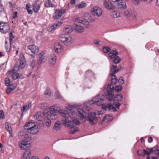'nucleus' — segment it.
Segmentation results:
<instances>
[{
    "mask_svg": "<svg viewBox=\"0 0 159 159\" xmlns=\"http://www.w3.org/2000/svg\"><path fill=\"white\" fill-rule=\"evenodd\" d=\"M39 4L40 2L39 0H37L33 6V10L36 13L39 10Z\"/></svg>",
    "mask_w": 159,
    "mask_h": 159,
    "instance_id": "412c9836",
    "label": "nucleus"
},
{
    "mask_svg": "<svg viewBox=\"0 0 159 159\" xmlns=\"http://www.w3.org/2000/svg\"><path fill=\"white\" fill-rule=\"evenodd\" d=\"M56 60V56L55 54H52L49 57V63L51 65H54Z\"/></svg>",
    "mask_w": 159,
    "mask_h": 159,
    "instance_id": "dca6fc26",
    "label": "nucleus"
},
{
    "mask_svg": "<svg viewBox=\"0 0 159 159\" xmlns=\"http://www.w3.org/2000/svg\"><path fill=\"white\" fill-rule=\"evenodd\" d=\"M71 110L66 111L64 110H57V108L54 106H52L50 107L45 109L43 113L44 117H48L52 120H56L58 117V113L62 116L61 121L62 124L65 125L69 126L70 124L69 118L70 115H72L73 113H71Z\"/></svg>",
    "mask_w": 159,
    "mask_h": 159,
    "instance_id": "f257e3e1",
    "label": "nucleus"
},
{
    "mask_svg": "<svg viewBox=\"0 0 159 159\" xmlns=\"http://www.w3.org/2000/svg\"><path fill=\"white\" fill-rule=\"evenodd\" d=\"M36 126V125L32 121L30 122H28L24 126V128L25 129H27L28 130L30 129H31L34 126Z\"/></svg>",
    "mask_w": 159,
    "mask_h": 159,
    "instance_id": "a211bd4d",
    "label": "nucleus"
},
{
    "mask_svg": "<svg viewBox=\"0 0 159 159\" xmlns=\"http://www.w3.org/2000/svg\"><path fill=\"white\" fill-rule=\"evenodd\" d=\"M103 95L104 96V98L103 100H101L103 105L101 106H102V108L105 109L106 111H111L113 112H115L117 111L116 109L114 107L113 105L109 103H107L104 104L103 102V101L104 100L105 97L110 101H112L113 100L114 94L113 91L112 90L109 89L107 92V95L105 93L100 94H98L95 98H97L98 95Z\"/></svg>",
    "mask_w": 159,
    "mask_h": 159,
    "instance_id": "7ed1b4c3",
    "label": "nucleus"
},
{
    "mask_svg": "<svg viewBox=\"0 0 159 159\" xmlns=\"http://www.w3.org/2000/svg\"><path fill=\"white\" fill-rule=\"evenodd\" d=\"M155 153L157 156L159 155V148L155 151Z\"/></svg>",
    "mask_w": 159,
    "mask_h": 159,
    "instance_id": "774afa93",
    "label": "nucleus"
},
{
    "mask_svg": "<svg viewBox=\"0 0 159 159\" xmlns=\"http://www.w3.org/2000/svg\"><path fill=\"white\" fill-rule=\"evenodd\" d=\"M110 50V48L108 47L104 46L103 48V51L105 53L108 52Z\"/></svg>",
    "mask_w": 159,
    "mask_h": 159,
    "instance_id": "79ce46f5",
    "label": "nucleus"
},
{
    "mask_svg": "<svg viewBox=\"0 0 159 159\" xmlns=\"http://www.w3.org/2000/svg\"><path fill=\"white\" fill-rule=\"evenodd\" d=\"M5 84L7 86H9L10 84V80L9 78H7L5 79Z\"/></svg>",
    "mask_w": 159,
    "mask_h": 159,
    "instance_id": "603ef678",
    "label": "nucleus"
},
{
    "mask_svg": "<svg viewBox=\"0 0 159 159\" xmlns=\"http://www.w3.org/2000/svg\"><path fill=\"white\" fill-rule=\"evenodd\" d=\"M60 18V17L59 16H58V15L57 14H56V15L53 17V18L54 20H57L59 19Z\"/></svg>",
    "mask_w": 159,
    "mask_h": 159,
    "instance_id": "0e129e2a",
    "label": "nucleus"
},
{
    "mask_svg": "<svg viewBox=\"0 0 159 159\" xmlns=\"http://www.w3.org/2000/svg\"><path fill=\"white\" fill-rule=\"evenodd\" d=\"M28 132H29L30 133L32 134H34L37 133V132L39 131V129L38 128V127L36 125L35 126H34L33 127L31 128V129H30L29 130H28Z\"/></svg>",
    "mask_w": 159,
    "mask_h": 159,
    "instance_id": "5701e85b",
    "label": "nucleus"
},
{
    "mask_svg": "<svg viewBox=\"0 0 159 159\" xmlns=\"http://www.w3.org/2000/svg\"><path fill=\"white\" fill-rule=\"evenodd\" d=\"M75 30L77 31L80 33H81L84 31V29L83 27L79 25H75Z\"/></svg>",
    "mask_w": 159,
    "mask_h": 159,
    "instance_id": "4be33fe9",
    "label": "nucleus"
},
{
    "mask_svg": "<svg viewBox=\"0 0 159 159\" xmlns=\"http://www.w3.org/2000/svg\"><path fill=\"white\" fill-rule=\"evenodd\" d=\"M122 87L121 86H117L116 87H115L114 88V89H111V90L113 91V90H115V91H116L117 92H120L122 89ZM110 90H111V89H110Z\"/></svg>",
    "mask_w": 159,
    "mask_h": 159,
    "instance_id": "4c0bfd02",
    "label": "nucleus"
},
{
    "mask_svg": "<svg viewBox=\"0 0 159 159\" xmlns=\"http://www.w3.org/2000/svg\"><path fill=\"white\" fill-rule=\"evenodd\" d=\"M104 98L103 95H98L97 98H94L92 100L88 101L84 103V106L82 109V111L84 114H87L91 110V107L93 104L100 106L103 105L101 100Z\"/></svg>",
    "mask_w": 159,
    "mask_h": 159,
    "instance_id": "f03ea898",
    "label": "nucleus"
},
{
    "mask_svg": "<svg viewBox=\"0 0 159 159\" xmlns=\"http://www.w3.org/2000/svg\"><path fill=\"white\" fill-rule=\"evenodd\" d=\"M148 141L149 143H151L153 141V139L151 137H149L148 139Z\"/></svg>",
    "mask_w": 159,
    "mask_h": 159,
    "instance_id": "338daca9",
    "label": "nucleus"
},
{
    "mask_svg": "<svg viewBox=\"0 0 159 159\" xmlns=\"http://www.w3.org/2000/svg\"><path fill=\"white\" fill-rule=\"evenodd\" d=\"M62 24V22H59L57 24H54L52 25L49 26L48 30L49 32H51L54 30L57 27V26H60Z\"/></svg>",
    "mask_w": 159,
    "mask_h": 159,
    "instance_id": "2eb2a0df",
    "label": "nucleus"
},
{
    "mask_svg": "<svg viewBox=\"0 0 159 159\" xmlns=\"http://www.w3.org/2000/svg\"><path fill=\"white\" fill-rule=\"evenodd\" d=\"M122 68L121 65L118 66L117 68L116 64H113L112 66L111 67V72H112V74H115L118 72Z\"/></svg>",
    "mask_w": 159,
    "mask_h": 159,
    "instance_id": "ddd939ff",
    "label": "nucleus"
},
{
    "mask_svg": "<svg viewBox=\"0 0 159 159\" xmlns=\"http://www.w3.org/2000/svg\"><path fill=\"white\" fill-rule=\"evenodd\" d=\"M5 126L6 128L9 131L11 130V127L8 123H6Z\"/></svg>",
    "mask_w": 159,
    "mask_h": 159,
    "instance_id": "09e8293b",
    "label": "nucleus"
},
{
    "mask_svg": "<svg viewBox=\"0 0 159 159\" xmlns=\"http://www.w3.org/2000/svg\"><path fill=\"white\" fill-rule=\"evenodd\" d=\"M115 100L117 101H120L123 99L122 95L120 93H117L115 94Z\"/></svg>",
    "mask_w": 159,
    "mask_h": 159,
    "instance_id": "7c9ffc66",
    "label": "nucleus"
},
{
    "mask_svg": "<svg viewBox=\"0 0 159 159\" xmlns=\"http://www.w3.org/2000/svg\"><path fill=\"white\" fill-rule=\"evenodd\" d=\"M27 48L28 50H30L32 53L34 54L37 53L39 51V49L37 48L34 45L29 46Z\"/></svg>",
    "mask_w": 159,
    "mask_h": 159,
    "instance_id": "f3484780",
    "label": "nucleus"
},
{
    "mask_svg": "<svg viewBox=\"0 0 159 159\" xmlns=\"http://www.w3.org/2000/svg\"><path fill=\"white\" fill-rule=\"evenodd\" d=\"M35 60L34 59H32L31 61V66L33 68H34L35 65Z\"/></svg>",
    "mask_w": 159,
    "mask_h": 159,
    "instance_id": "13d9d810",
    "label": "nucleus"
},
{
    "mask_svg": "<svg viewBox=\"0 0 159 159\" xmlns=\"http://www.w3.org/2000/svg\"><path fill=\"white\" fill-rule=\"evenodd\" d=\"M118 52L116 49L112 50L108 54V56L111 59H113V58L116 57L118 55Z\"/></svg>",
    "mask_w": 159,
    "mask_h": 159,
    "instance_id": "aec40b11",
    "label": "nucleus"
},
{
    "mask_svg": "<svg viewBox=\"0 0 159 159\" xmlns=\"http://www.w3.org/2000/svg\"><path fill=\"white\" fill-rule=\"evenodd\" d=\"M34 118L38 120V121H40V114L39 113H37L34 116Z\"/></svg>",
    "mask_w": 159,
    "mask_h": 159,
    "instance_id": "de8ad7c7",
    "label": "nucleus"
},
{
    "mask_svg": "<svg viewBox=\"0 0 159 159\" xmlns=\"http://www.w3.org/2000/svg\"><path fill=\"white\" fill-rule=\"evenodd\" d=\"M93 42L95 44L97 45H100V41L99 39H95V40H94Z\"/></svg>",
    "mask_w": 159,
    "mask_h": 159,
    "instance_id": "4d7b16f0",
    "label": "nucleus"
},
{
    "mask_svg": "<svg viewBox=\"0 0 159 159\" xmlns=\"http://www.w3.org/2000/svg\"><path fill=\"white\" fill-rule=\"evenodd\" d=\"M10 26L7 23L0 22V30L2 33L5 34L10 30Z\"/></svg>",
    "mask_w": 159,
    "mask_h": 159,
    "instance_id": "0eeeda50",
    "label": "nucleus"
},
{
    "mask_svg": "<svg viewBox=\"0 0 159 159\" xmlns=\"http://www.w3.org/2000/svg\"><path fill=\"white\" fill-rule=\"evenodd\" d=\"M93 73L91 70H89L85 73V76L87 78H90L93 76Z\"/></svg>",
    "mask_w": 159,
    "mask_h": 159,
    "instance_id": "72a5a7b5",
    "label": "nucleus"
},
{
    "mask_svg": "<svg viewBox=\"0 0 159 159\" xmlns=\"http://www.w3.org/2000/svg\"><path fill=\"white\" fill-rule=\"evenodd\" d=\"M44 95L47 98L51 97L52 95L51 91L49 90H47L45 92Z\"/></svg>",
    "mask_w": 159,
    "mask_h": 159,
    "instance_id": "e433bc0d",
    "label": "nucleus"
},
{
    "mask_svg": "<svg viewBox=\"0 0 159 159\" xmlns=\"http://www.w3.org/2000/svg\"><path fill=\"white\" fill-rule=\"evenodd\" d=\"M119 82L120 84H124V81L123 80V78L122 77H120L119 80Z\"/></svg>",
    "mask_w": 159,
    "mask_h": 159,
    "instance_id": "bf43d9fd",
    "label": "nucleus"
},
{
    "mask_svg": "<svg viewBox=\"0 0 159 159\" xmlns=\"http://www.w3.org/2000/svg\"><path fill=\"white\" fill-rule=\"evenodd\" d=\"M60 124L59 121H57L55 123L53 127V129L55 130H58L60 129Z\"/></svg>",
    "mask_w": 159,
    "mask_h": 159,
    "instance_id": "f704fd0d",
    "label": "nucleus"
},
{
    "mask_svg": "<svg viewBox=\"0 0 159 159\" xmlns=\"http://www.w3.org/2000/svg\"><path fill=\"white\" fill-rule=\"evenodd\" d=\"M70 110H71V111H72L73 112H74L75 113V114H73V116H72L73 117V118H74L75 117V116L74 115L75 114V112H74V111H73L72 110V109H70ZM73 119V118L71 119V120H72V119ZM71 121L73 122V124L74 123H75V124L77 125H79L80 124V122L77 120H75L74 121Z\"/></svg>",
    "mask_w": 159,
    "mask_h": 159,
    "instance_id": "58836bf2",
    "label": "nucleus"
},
{
    "mask_svg": "<svg viewBox=\"0 0 159 159\" xmlns=\"http://www.w3.org/2000/svg\"><path fill=\"white\" fill-rule=\"evenodd\" d=\"M7 41H6L5 43V49L6 52H8L10 51V45H6V44H7Z\"/></svg>",
    "mask_w": 159,
    "mask_h": 159,
    "instance_id": "a18cd8bd",
    "label": "nucleus"
},
{
    "mask_svg": "<svg viewBox=\"0 0 159 159\" xmlns=\"http://www.w3.org/2000/svg\"><path fill=\"white\" fill-rule=\"evenodd\" d=\"M120 13L117 11H113L111 12V16L115 18H116L120 17Z\"/></svg>",
    "mask_w": 159,
    "mask_h": 159,
    "instance_id": "c85d7f7f",
    "label": "nucleus"
},
{
    "mask_svg": "<svg viewBox=\"0 0 159 159\" xmlns=\"http://www.w3.org/2000/svg\"><path fill=\"white\" fill-rule=\"evenodd\" d=\"M71 40V38L66 34H61L59 38V40L66 45H68L70 43Z\"/></svg>",
    "mask_w": 159,
    "mask_h": 159,
    "instance_id": "39448f33",
    "label": "nucleus"
},
{
    "mask_svg": "<svg viewBox=\"0 0 159 159\" xmlns=\"http://www.w3.org/2000/svg\"><path fill=\"white\" fill-rule=\"evenodd\" d=\"M156 149V147H154L153 148H148L147 149V150H150L152 152V153Z\"/></svg>",
    "mask_w": 159,
    "mask_h": 159,
    "instance_id": "e2e57ef3",
    "label": "nucleus"
},
{
    "mask_svg": "<svg viewBox=\"0 0 159 159\" xmlns=\"http://www.w3.org/2000/svg\"><path fill=\"white\" fill-rule=\"evenodd\" d=\"M72 29L69 26L65 27L63 29L64 32L67 33H71L72 31Z\"/></svg>",
    "mask_w": 159,
    "mask_h": 159,
    "instance_id": "473e14b6",
    "label": "nucleus"
},
{
    "mask_svg": "<svg viewBox=\"0 0 159 159\" xmlns=\"http://www.w3.org/2000/svg\"><path fill=\"white\" fill-rule=\"evenodd\" d=\"M31 155V150L28 149L25 151L22 154L21 159H29Z\"/></svg>",
    "mask_w": 159,
    "mask_h": 159,
    "instance_id": "4468645a",
    "label": "nucleus"
},
{
    "mask_svg": "<svg viewBox=\"0 0 159 159\" xmlns=\"http://www.w3.org/2000/svg\"><path fill=\"white\" fill-rule=\"evenodd\" d=\"M96 114L94 112H92L89 114L87 118L88 121L91 125L95 124L97 120V117L96 116Z\"/></svg>",
    "mask_w": 159,
    "mask_h": 159,
    "instance_id": "423d86ee",
    "label": "nucleus"
},
{
    "mask_svg": "<svg viewBox=\"0 0 159 159\" xmlns=\"http://www.w3.org/2000/svg\"><path fill=\"white\" fill-rule=\"evenodd\" d=\"M10 89H11V87H8L7 89L6 92L7 94H9L11 91H12Z\"/></svg>",
    "mask_w": 159,
    "mask_h": 159,
    "instance_id": "680f3d73",
    "label": "nucleus"
},
{
    "mask_svg": "<svg viewBox=\"0 0 159 159\" xmlns=\"http://www.w3.org/2000/svg\"><path fill=\"white\" fill-rule=\"evenodd\" d=\"M143 153L148 155H149L151 153H152V152L150 150H146L144 149L143 150Z\"/></svg>",
    "mask_w": 159,
    "mask_h": 159,
    "instance_id": "c03bdc74",
    "label": "nucleus"
},
{
    "mask_svg": "<svg viewBox=\"0 0 159 159\" xmlns=\"http://www.w3.org/2000/svg\"><path fill=\"white\" fill-rule=\"evenodd\" d=\"M55 97L56 98H62V96L58 91H56L55 94Z\"/></svg>",
    "mask_w": 159,
    "mask_h": 159,
    "instance_id": "49530a36",
    "label": "nucleus"
},
{
    "mask_svg": "<svg viewBox=\"0 0 159 159\" xmlns=\"http://www.w3.org/2000/svg\"><path fill=\"white\" fill-rule=\"evenodd\" d=\"M84 20L82 18H78L77 19V20L78 23L83 24Z\"/></svg>",
    "mask_w": 159,
    "mask_h": 159,
    "instance_id": "052dcab7",
    "label": "nucleus"
},
{
    "mask_svg": "<svg viewBox=\"0 0 159 159\" xmlns=\"http://www.w3.org/2000/svg\"><path fill=\"white\" fill-rule=\"evenodd\" d=\"M92 13L95 16L97 17L100 16L102 14V9L98 7H94L91 10Z\"/></svg>",
    "mask_w": 159,
    "mask_h": 159,
    "instance_id": "1a4fd4ad",
    "label": "nucleus"
},
{
    "mask_svg": "<svg viewBox=\"0 0 159 159\" xmlns=\"http://www.w3.org/2000/svg\"><path fill=\"white\" fill-rule=\"evenodd\" d=\"M45 6L46 7H53L54 5L52 4V2L50 0H46L44 2Z\"/></svg>",
    "mask_w": 159,
    "mask_h": 159,
    "instance_id": "c756f323",
    "label": "nucleus"
},
{
    "mask_svg": "<svg viewBox=\"0 0 159 159\" xmlns=\"http://www.w3.org/2000/svg\"><path fill=\"white\" fill-rule=\"evenodd\" d=\"M103 5L108 10H113L115 7L113 6L110 0H104L103 1Z\"/></svg>",
    "mask_w": 159,
    "mask_h": 159,
    "instance_id": "9d476101",
    "label": "nucleus"
},
{
    "mask_svg": "<svg viewBox=\"0 0 159 159\" xmlns=\"http://www.w3.org/2000/svg\"><path fill=\"white\" fill-rule=\"evenodd\" d=\"M31 107V104L29 103L28 105L23 106L21 108V111L23 112H25L28 111Z\"/></svg>",
    "mask_w": 159,
    "mask_h": 159,
    "instance_id": "cd10ccee",
    "label": "nucleus"
},
{
    "mask_svg": "<svg viewBox=\"0 0 159 159\" xmlns=\"http://www.w3.org/2000/svg\"><path fill=\"white\" fill-rule=\"evenodd\" d=\"M121 104L118 102L115 103V106L117 108H119Z\"/></svg>",
    "mask_w": 159,
    "mask_h": 159,
    "instance_id": "69168bd1",
    "label": "nucleus"
},
{
    "mask_svg": "<svg viewBox=\"0 0 159 159\" xmlns=\"http://www.w3.org/2000/svg\"><path fill=\"white\" fill-rule=\"evenodd\" d=\"M71 113H73L72 115H71L69 119L70 120V124L69 125V126H67V125H66L67 127H69L70 129V133L71 134H74L75 132L78 131V129L76 127H75L73 125V122L71 121V119L73 118V117L72 116L73 114H75L74 112L71 111Z\"/></svg>",
    "mask_w": 159,
    "mask_h": 159,
    "instance_id": "6e6552de",
    "label": "nucleus"
},
{
    "mask_svg": "<svg viewBox=\"0 0 159 159\" xmlns=\"http://www.w3.org/2000/svg\"><path fill=\"white\" fill-rule=\"evenodd\" d=\"M87 4L85 2H82L77 6V7L79 8H83L86 7Z\"/></svg>",
    "mask_w": 159,
    "mask_h": 159,
    "instance_id": "a19ab883",
    "label": "nucleus"
},
{
    "mask_svg": "<svg viewBox=\"0 0 159 159\" xmlns=\"http://www.w3.org/2000/svg\"><path fill=\"white\" fill-rule=\"evenodd\" d=\"M9 87H11V89H11V90H13L14 89H15L16 87V84H14L13 85H9Z\"/></svg>",
    "mask_w": 159,
    "mask_h": 159,
    "instance_id": "5fc2aeb1",
    "label": "nucleus"
},
{
    "mask_svg": "<svg viewBox=\"0 0 159 159\" xmlns=\"http://www.w3.org/2000/svg\"><path fill=\"white\" fill-rule=\"evenodd\" d=\"M62 48L61 44L58 43H55L54 47V49L55 52H58L61 50Z\"/></svg>",
    "mask_w": 159,
    "mask_h": 159,
    "instance_id": "b1692460",
    "label": "nucleus"
},
{
    "mask_svg": "<svg viewBox=\"0 0 159 159\" xmlns=\"http://www.w3.org/2000/svg\"><path fill=\"white\" fill-rule=\"evenodd\" d=\"M14 38V37L12 35V32H11L10 34V45L11 44V41L12 40V39Z\"/></svg>",
    "mask_w": 159,
    "mask_h": 159,
    "instance_id": "864d4df0",
    "label": "nucleus"
},
{
    "mask_svg": "<svg viewBox=\"0 0 159 159\" xmlns=\"http://www.w3.org/2000/svg\"><path fill=\"white\" fill-rule=\"evenodd\" d=\"M124 14L127 17H129L130 16V14L128 10L125 11Z\"/></svg>",
    "mask_w": 159,
    "mask_h": 159,
    "instance_id": "6e6d98bb",
    "label": "nucleus"
},
{
    "mask_svg": "<svg viewBox=\"0 0 159 159\" xmlns=\"http://www.w3.org/2000/svg\"><path fill=\"white\" fill-rule=\"evenodd\" d=\"M5 116L4 115V113L2 110L0 111V119H4Z\"/></svg>",
    "mask_w": 159,
    "mask_h": 159,
    "instance_id": "3c124183",
    "label": "nucleus"
},
{
    "mask_svg": "<svg viewBox=\"0 0 159 159\" xmlns=\"http://www.w3.org/2000/svg\"><path fill=\"white\" fill-rule=\"evenodd\" d=\"M82 24L85 25L86 27H87L89 25V22L86 20L84 19Z\"/></svg>",
    "mask_w": 159,
    "mask_h": 159,
    "instance_id": "8fccbe9b",
    "label": "nucleus"
},
{
    "mask_svg": "<svg viewBox=\"0 0 159 159\" xmlns=\"http://www.w3.org/2000/svg\"><path fill=\"white\" fill-rule=\"evenodd\" d=\"M110 75L112 77L111 79V84L110 85H108V86H109L110 89H114V86L113 85L116 84L117 79L115 74H112L111 72Z\"/></svg>",
    "mask_w": 159,
    "mask_h": 159,
    "instance_id": "f8f14e48",
    "label": "nucleus"
},
{
    "mask_svg": "<svg viewBox=\"0 0 159 159\" xmlns=\"http://www.w3.org/2000/svg\"><path fill=\"white\" fill-rule=\"evenodd\" d=\"M65 11L64 9H57L55 11V13L56 14H57L58 16L61 17L65 13Z\"/></svg>",
    "mask_w": 159,
    "mask_h": 159,
    "instance_id": "bb28decb",
    "label": "nucleus"
},
{
    "mask_svg": "<svg viewBox=\"0 0 159 159\" xmlns=\"http://www.w3.org/2000/svg\"><path fill=\"white\" fill-rule=\"evenodd\" d=\"M21 134H25V138L28 137L25 139L21 141L19 144L20 147L21 149L25 150L30 147V144L29 143L31 140V138L28 137L26 133L24 131L21 132Z\"/></svg>",
    "mask_w": 159,
    "mask_h": 159,
    "instance_id": "20e7f679",
    "label": "nucleus"
},
{
    "mask_svg": "<svg viewBox=\"0 0 159 159\" xmlns=\"http://www.w3.org/2000/svg\"><path fill=\"white\" fill-rule=\"evenodd\" d=\"M8 75L11 76L12 79L14 80H15L18 78L19 74L16 72H12L11 73H8Z\"/></svg>",
    "mask_w": 159,
    "mask_h": 159,
    "instance_id": "a878e982",
    "label": "nucleus"
},
{
    "mask_svg": "<svg viewBox=\"0 0 159 159\" xmlns=\"http://www.w3.org/2000/svg\"><path fill=\"white\" fill-rule=\"evenodd\" d=\"M20 65L19 68L20 69H22L25 67V60L24 56L22 53H20Z\"/></svg>",
    "mask_w": 159,
    "mask_h": 159,
    "instance_id": "9b49d317",
    "label": "nucleus"
},
{
    "mask_svg": "<svg viewBox=\"0 0 159 159\" xmlns=\"http://www.w3.org/2000/svg\"><path fill=\"white\" fill-rule=\"evenodd\" d=\"M121 61V59L119 56H117L114 57L113 60V62L114 63L113 64H116L120 62Z\"/></svg>",
    "mask_w": 159,
    "mask_h": 159,
    "instance_id": "c9c22d12",
    "label": "nucleus"
},
{
    "mask_svg": "<svg viewBox=\"0 0 159 159\" xmlns=\"http://www.w3.org/2000/svg\"><path fill=\"white\" fill-rule=\"evenodd\" d=\"M117 4V6L119 8L124 9L126 7L125 2L123 1L120 0Z\"/></svg>",
    "mask_w": 159,
    "mask_h": 159,
    "instance_id": "393cba45",
    "label": "nucleus"
},
{
    "mask_svg": "<svg viewBox=\"0 0 159 159\" xmlns=\"http://www.w3.org/2000/svg\"><path fill=\"white\" fill-rule=\"evenodd\" d=\"M152 0H132L133 3L134 4H138L140 1H146L149 3L152 1ZM157 5L159 7V0H157L156 1Z\"/></svg>",
    "mask_w": 159,
    "mask_h": 159,
    "instance_id": "6ab92c4d",
    "label": "nucleus"
},
{
    "mask_svg": "<svg viewBox=\"0 0 159 159\" xmlns=\"http://www.w3.org/2000/svg\"><path fill=\"white\" fill-rule=\"evenodd\" d=\"M21 70L19 68V66H14L12 69L8 71V73H11L12 72H16L18 71L19 70Z\"/></svg>",
    "mask_w": 159,
    "mask_h": 159,
    "instance_id": "2f4dec72",
    "label": "nucleus"
},
{
    "mask_svg": "<svg viewBox=\"0 0 159 159\" xmlns=\"http://www.w3.org/2000/svg\"><path fill=\"white\" fill-rule=\"evenodd\" d=\"M51 122L49 118H47L45 120V125L48 127H49L51 125Z\"/></svg>",
    "mask_w": 159,
    "mask_h": 159,
    "instance_id": "ea45409f",
    "label": "nucleus"
},
{
    "mask_svg": "<svg viewBox=\"0 0 159 159\" xmlns=\"http://www.w3.org/2000/svg\"><path fill=\"white\" fill-rule=\"evenodd\" d=\"M47 58L46 56H40V64L45 62Z\"/></svg>",
    "mask_w": 159,
    "mask_h": 159,
    "instance_id": "37998d69",
    "label": "nucleus"
}]
</instances>
